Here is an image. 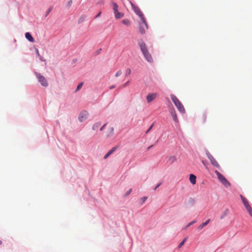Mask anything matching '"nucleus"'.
Returning <instances> with one entry per match:
<instances>
[{"mask_svg": "<svg viewBox=\"0 0 252 252\" xmlns=\"http://www.w3.org/2000/svg\"><path fill=\"white\" fill-rule=\"evenodd\" d=\"M132 6L134 12L141 19H142L143 18H145L143 14L139 7L133 5H132Z\"/></svg>", "mask_w": 252, "mask_h": 252, "instance_id": "obj_8", "label": "nucleus"}, {"mask_svg": "<svg viewBox=\"0 0 252 252\" xmlns=\"http://www.w3.org/2000/svg\"><path fill=\"white\" fill-rule=\"evenodd\" d=\"M187 238H185L179 245L178 248H181L185 244L186 241L187 240Z\"/></svg>", "mask_w": 252, "mask_h": 252, "instance_id": "obj_23", "label": "nucleus"}, {"mask_svg": "<svg viewBox=\"0 0 252 252\" xmlns=\"http://www.w3.org/2000/svg\"><path fill=\"white\" fill-rule=\"evenodd\" d=\"M52 10V8H50L48 11H47V14H48Z\"/></svg>", "mask_w": 252, "mask_h": 252, "instance_id": "obj_35", "label": "nucleus"}, {"mask_svg": "<svg viewBox=\"0 0 252 252\" xmlns=\"http://www.w3.org/2000/svg\"><path fill=\"white\" fill-rule=\"evenodd\" d=\"M131 73V69L130 68H127L126 70L125 74L126 76L129 75Z\"/></svg>", "mask_w": 252, "mask_h": 252, "instance_id": "obj_24", "label": "nucleus"}, {"mask_svg": "<svg viewBox=\"0 0 252 252\" xmlns=\"http://www.w3.org/2000/svg\"><path fill=\"white\" fill-rule=\"evenodd\" d=\"M106 126V124H104L100 128V131H102L104 128V127L105 126Z\"/></svg>", "mask_w": 252, "mask_h": 252, "instance_id": "obj_33", "label": "nucleus"}, {"mask_svg": "<svg viewBox=\"0 0 252 252\" xmlns=\"http://www.w3.org/2000/svg\"><path fill=\"white\" fill-rule=\"evenodd\" d=\"M1 244V241L0 240V245Z\"/></svg>", "mask_w": 252, "mask_h": 252, "instance_id": "obj_43", "label": "nucleus"}, {"mask_svg": "<svg viewBox=\"0 0 252 252\" xmlns=\"http://www.w3.org/2000/svg\"><path fill=\"white\" fill-rule=\"evenodd\" d=\"M153 126H154V124H152V125L150 126V127H149V128L148 129V130L146 131V133H148V132H149V131L152 129V128L153 127Z\"/></svg>", "mask_w": 252, "mask_h": 252, "instance_id": "obj_31", "label": "nucleus"}, {"mask_svg": "<svg viewBox=\"0 0 252 252\" xmlns=\"http://www.w3.org/2000/svg\"><path fill=\"white\" fill-rule=\"evenodd\" d=\"M240 198L242 200V201L243 203L244 206L246 208V210L249 213V214L252 216V208L251 205L249 204L248 201L247 199L244 197L242 195H240Z\"/></svg>", "mask_w": 252, "mask_h": 252, "instance_id": "obj_5", "label": "nucleus"}, {"mask_svg": "<svg viewBox=\"0 0 252 252\" xmlns=\"http://www.w3.org/2000/svg\"><path fill=\"white\" fill-rule=\"evenodd\" d=\"M36 77L38 81L40 83L41 85L44 87L48 86V82L44 76H42L39 73L36 74Z\"/></svg>", "mask_w": 252, "mask_h": 252, "instance_id": "obj_7", "label": "nucleus"}, {"mask_svg": "<svg viewBox=\"0 0 252 252\" xmlns=\"http://www.w3.org/2000/svg\"><path fill=\"white\" fill-rule=\"evenodd\" d=\"M139 46L146 60L149 62H152L153 61L152 57L151 54L149 53L145 43L144 42H141L139 44Z\"/></svg>", "mask_w": 252, "mask_h": 252, "instance_id": "obj_1", "label": "nucleus"}, {"mask_svg": "<svg viewBox=\"0 0 252 252\" xmlns=\"http://www.w3.org/2000/svg\"><path fill=\"white\" fill-rule=\"evenodd\" d=\"M101 14V11H100V12H99L97 14V15L95 16V18L99 17L100 16Z\"/></svg>", "mask_w": 252, "mask_h": 252, "instance_id": "obj_32", "label": "nucleus"}, {"mask_svg": "<svg viewBox=\"0 0 252 252\" xmlns=\"http://www.w3.org/2000/svg\"><path fill=\"white\" fill-rule=\"evenodd\" d=\"M100 126V123L98 122L94 124L93 126V129L94 130H96Z\"/></svg>", "mask_w": 252, "mask_h": 252, "instance_id": "obj_22", "label": "nucleus"}, {"mask_svg": "<svg viewBox=\"0 0 252 252\" xmlns=\"http://www.w3.org/2000/svg\"><path fill=\"white\" fill-rule=\"evenodd\" d=\"M72 0H70L68 1V4H69V5H71V3H72Z\"/></svg>", "mask_w": 252, "mask_h": 252, "instance_id": "obj_36", "label": "nucleus"}, {"mask_svg": "<svg viewBox=\"0 0 252 252\" xmlns=\"http://www.w3.org/2000/svg\"><path fill=\"white\" fill-rule=\"evenodd\" d=\"M122 74V71L121 70H118L115 74L116 77H119Z\"/></svg>", "mask_w": 252, "mask_h": 252, "instance_id": "obj_27", "label": "nucleus"}, {"mask_svg": "<svg viewBox=\"0 0 252 252\" xmlns=\"http://www.w3.org/2000/svg\"><path fill=\"white\" fill-rule=\"evenodd\" d=\"M132 191V189H130L125 194V196H126L128 195Z\"/></svg>", "mask_w": 252, "mask_h": 252, "instance_id": "obj_28", "label": "nucleus"}, {"mask_svg": "<svg viewBox=\"0 0 252 252\" xmlns=\"http://www.w3.org/2000/svg\"><path fill=\"white\" fill-rule=\"evenodd\" d=\"M161 185V183L158 184L154 189L155 190H156Z\"/></svg>", "mask_w": 252, "mask_h": 252, "instance_id": "obj_34", "label": "nucleus"}, {"mask_svg": "<svg viewBox=\"0 0 252 252\" xmlns=\"http://www.w3.org/2000/svg\"><path fill=\"white\" fill-rule=\"evenodd\" d=\"M210 221V220L208 219L205 222H204L202 223L201 224H200L198 227V230L202 229L204 227H205L206 225H207L209 223Z\"/></svg>", "mask_w": 252, "mask_h": 252, "instance_id": "obj_17", "label": "nucleus"}, {"mask_svg": "<svg viewBox=\"0 0 252 252\" xmlns=\"http://www.w3.org/2000/svg\"><path fill=\"white\" fill-rule=\"evenodd\" d=\"M202 163L204 165H206V163H205V162L204 161H202Z\"/></svg>", "mask_w": 252, "mask_h": 252, "instance_id": "obj_40", "label": "nucleus"}, {"mask_svg": "<svg viewBox=\"0 0 252 252\" xmlns=\"http://www.w3.org/2000/svg\"><path fill=\"white\" fill-rule=\"evenodd\" d=\"M196 177L195 175H194L193 174L190 175L189 181L192 185H195L196 184Z\"/></svg>", "mask_w": 252, "mask_h": 252, "instance_id": "obj_15", "label": "nucleus"}, {"mask_svg": "<svg viewBox=\"0 0 252 252\" xmlns=\"http://www.w3.org/2000/svg\"><path fill=\"white\" fill-rule=\"evenodd\" d=\"M128 84V82H126L125 85L124 86H126Z\"/></svg>", "mask_w": 252, "mask_h": 252, "instance_id": "obj_41", "label": "nucleus"}, {"mask_svg": "<svg viewBox=\"0 0 252 252\" xmlns=\"http://www.w3.org/2000/svg\"><path fill=\"white\" fill-rule=\"evenodd\" d=\"M88 116V113L87 111H84L80 113L78 119L80 122H82L87 119Z\"/></svg>", "mask_w": 252, "mask_h": 252, "instance_id": "obj_9", "label": "nucleus"}, {"mask_svg": "<svg viewBox=\"0 0 252 252\" xmlns=\"http://www.w3.org/2000/svg\"><path fill=\"white\" fill-rule=\"evenodd\" d=\"M169 112H170L171 115L172 116V117L173 118L174 121L176 123H178V119L177 118V116L175 110L174 109V108H173V107L170 108L169 109Z\"/></svg>", "mask_w": 252, "mask_h": 252, "instance_id": "obj_11", "label": "nucleus"}, {"mask_svg": "<svg viewBox=\"0 0 252 252\" xmlns=\"http://www.w3.org/2000/svg\"><path fill=\"white\" fill-rule=\"evenodd\" d=\"M170 97L172 101L174 103L175 105L176 106L179 111H180L182 113H184L185 112V108L182 103L179 100V99L175 95L173 94L170 95Z\"/></svg>", "mask_w": 252, "mask_h": 252, "instance_id": "obj_2", "label": "nucleus"}, {"mask_svg": "<svg viewBox=\"0 0 252 252\" xmlns=\"http://www.w3.org/2000/svg\"><path fill=\"white\" fill-rule=\"evenodd\" d=\"M157 95L158 94L157 93L149 94L146 96L147 102L148 103H150L157 97Z\"/></svg>", "mask_w": 252, "mask_h": 252, "instance_id": "obj_10", "label": "nucleus"}, {"mask_svg": "<svg viewBox=\"0 0 252 252\" xmlns=\"http://www.w3.org/2000/svg\"><path fill=\"white\" fill-rule=\"evenodd\" d=\"M113 130H114L113 128V127H111V128H110V132H111L112 133H113Z\"/></svg>", "mask_w": 252, "mask_h": 252, "instance_id": "obj_38", "label": "nucleus"}, {"mask_svg": "<svg viewBox=\"0 0 252 252\" xmlns=\"http://www.w3.org/2000/svg\"><path fill=\"white\" fill-rule=\"evenodd\" d=\"M229 213V210L228 209L226 208L222 212L221 216L220 217V219H223L226 216H227Z\"/></svg>", "mask_w": 252, "mask_h": 252, "instance_id": "obj_14", "label": "nucleus"}, {"mask_svg": "<svg viewBox=\"0 0 252 252\" xmlns=\"http://www.w3.org/2000/svg\"><path fill=\"white\" fill-rule=\"evenodd\" d=\"M25 37L29 41L32 42H34V40L30 33L26 32L25 33Z\"/></svg>", "mask_w": 252, "mask_h": 252, "instance_id": "obj_13", "label": "nucleus"}, {"mask_svg": "<svg viewBox=\"0 0 252 252\" xmlns=\"http://www.w3.org/2000/svg\"><path fill=\"white\" fill-rule=\"evenodd\" d=\"M116 19H119L123 18L124 16V14L123 13L119 12L118 11L114 13Z\"/></svg>", "mask_w": 252, "mask_h": 252, "instance_id": "obj_16", "label": "nucleus"}, {"mask_svg": "<svg viewBox=\"0 0 252 252\" xmlns=\"http://www.w3.org/2000/svg\"><path fill=\"white\" fill-rule=\"evenodd\" d=\"M86 18V15H82L78 19V23L79 24H80L81 23H82L83 21H85V19Z\"/></svg>", "mask_w": 252, "mask_h": 252, "instance_id": "obj_21", "label": "nucleus"}, {"mask_svg": "<svg viewBox=\"0 0 252 252\" xmlns=\"http://www.w3.org/2000/svg\"><path fill=\"white\" fill-rule=\"evenodd\" d=\"M176 160V157L175 156H171L168 158V161L171 163H173Z\"/></svg>", "mask_w": 252, "mask_h": 252, "instance_id": "obj_20", "label": "nucleus"}, {"mask_svg": "<svg viewBox=\"0 0 252 252\" xmlns=\"http://www.w3.org/2000/svg\"><path fill=\"white\" fill-rule=\"evenodd\" d=\"M206 153L208 158L210 160L212 165L218 169H220V164H219L218 161L215 159L213 156L208 151H207Z\"/></svg>", "mask_w": 252, "mask_h": 252, "instance_id": "obj_6", "label": "nucleus"}, {"mask_svg": "<svg viewBox=\"0 0 252 252\" xmlns=\"http://www.w3.org/2000/svg\"><path fill=\"white\" fill-rule=\"evenodd\" d=\"M83 85V82H81V83H80L78 85V86H77V88H76V91H79V90L82 88V87Z\"/></svg>", "mask_w": 252, "mask_h": 252, "instance_id": "obj_25", "label": "nucleus"}, {"mask_svg": "<svg viewBox=\"0 0 252 252\" xmlns=\"http://www.w3.org/2000/svg\"><path fill=\"white\" fill-rule=\"evenodd\" d=\"M195 222H196V220H194L192 221L191 222L189 223L188 224V225L186 226L185 229H187L189 227L190 225H191L192 224H194Z\"/></svg>", "mask_w": 252, "mask_h": 252, "instance_id": "obj_26", "label": "nucleus"}, {"mask_svg": "<svg viewBox=\"0 0 252 252\" xmlns=\"http://www.w3.org/2000/svg\"><path fill=\"white\" fill-rule=\"evenodd\" d=\"M36 52L38 56H39L40 55H39V51H38V49H36Z\"/></svg>", "mask_w": 252, "mask_h": 252, "instance_id": "obj_37", "label": "nucleus"}, {"mask_svg": "<svg viewBox=\"0 0 252 252\" xmlns=\"http://www.w3.org/2000/svg\"><path fill=\"white\" fill-rule=\"evenodd\" d=\"M206 118H207L206 115L205 114H204L202 115V119H203V122H205L206 121Z\"/></svg>", "mask_w": 252, "mask_h": 252, "instance_id": "obj_29", "label": "nucleus"}, {"mask_svg": "<svg viewBox=\"0 0 252 252\" xmlns=\"http://www.w3.org/2000/svg\"><path fill=\"white\" fill-rule=\"evenodd\" d=\"M215 174H216L218 179L219 181L226 187L228 188L230 186V184L227 180V179L218 171L216 170L215 171Z\"/></svg>", "mask_w": 252, "mask_h": 252, "instance_id": "obj_3", "label": "nucleus"}, {"mask_svg": "<svg viewBox=\"0 0 252 252\" xmlns=\"http://www.w3.org/2000/svg\"><path fill=\"white\" fill-rule=\"evenodd\" d=\"M147 199V197H143L141 198L142 203H143Z\"/></svg>", "mask_w": 252, "mask_h": 252, "instance_id": "obj_30", "label": "nucleus"}, {"mask_svg": "<svg viewBox=\"0 0 252 252\" xmlns=\"http://www.w3.org/2000/svg\"><path fill=\"white\" fill-rule=\"evenodd\" d=\"M112 5L113 6L114 13H115L118 11V5L116 3L114 2H112Z\"/></svg>", "mask_w": 252, "mask_h": 252, "instance_id": "obj_19", "label": "nucleus"}, {"mask_svg": "<svg viewBox=\"0 0 252 252\" xmlns=\"http://www.w3.org/2000/svg\"><path fill=\"white\" fill-rule=\"evenodd\" d=\"M122 22L123 24L127 26H129L131 25V22L129 19H125L122 21Z\"/></svg>", "mask_w": 252, "mask_h": 252, "instance_id": "obj_18", "label": "nucleus"}, {"mask_svg": "<svg viewBox=\"0 0 252 252\" xmlns=\"http://www.w3.org/2000/svg\"><path fill=\"white\" fill-rule=\"evenodd\" d=\"M152 147H153V145L150 146V147H148V149H150V148H151Z\"/></svg>", "mask_w": 252, "mask_h": 252, "instance_id": "obj_42", "label": "nucleus"}, {"mask_svg": "<svg viewBox=\"0 0 252 252\" xmlns=\"http://www.w3.org/2000/svg\"><path fill=\"white\" fill-rule=\"evenodd\" d=\"M115 86H111V87H110V89H113L115 88Z\"/></svg>", "mask_w": 252, "mask_h": 252, "instance_id": "obj_39", "label": "nucleus"}, {"mask_svg": "<svg viewBox=\"0 0 252 252\" xmlns=\"http://www.w3.org/2000/svg\"><path fill=\"white\" fill-rule=\"evenodd\" d=\"M141 22L140 23L139 27V32L141 34H143L145 33L146 31L148 30V26L145 18H143L142 19H141Z\"/></svg>", "mask_w": 252, "mask_h": 252, "instance_id": "obj_4", "label": "nucleus"}, {"mask_svg": "<svg viewBox=\"0 0 252 252\" xmlns=\"http://www.w3.org/2000/svg\"><path fill=\"white\" fill-rule=\"evenodd\" d=\"M117 149V147H114L112 148L104 157V159H106L111 154H112Z\"/></svg>", "mask_w": 252, "mask_h": 252, "instance_id": "obj_12", "label": "nucleus"}]
</instances>
